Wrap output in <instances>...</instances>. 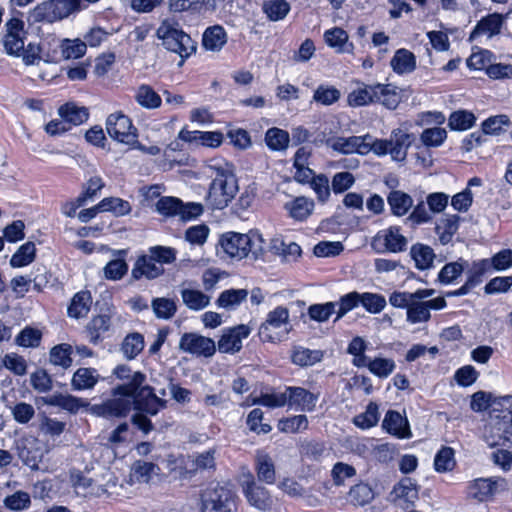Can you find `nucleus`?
<instances>
[{
	"mask_svg": "<svg viewBox=\"0 0 512 512\" xmlns=\"http://www.w3.org/2000/svg\"><path fill=\"white\" fill-rule=\"evenodd\" d=\"M145 380V374L137 371L129 383L114 388V395L132 396L135 410L155 416L166 407V400L158 397L151 386L144 385Z\"/></svg>",
	"mask_w": 512,
	"mask_h": 512,
	"instance_id": "obj_1",
	"label": "nucleus"
},
{
	"mask_svg": "<svg viewBox=\"0 0 512 512\" xmlns=\"http://www.w3.org/2000/svg\"><path fill=\"white\" fill-rule=\"evenodd\" d=\"M223 252L235 260L247 257L258 259L264 253V239L257 230H250L246 234L237 232L224 233L219 241Z\"/></svg>",
	"mask_w": 512,
	"mask_h": 512,
	"instance_id": "obj_2",
	"label": "nucleus"
},
{
	"mask_svg": "<svg viewBox=\"0 0 512 512\" xmlns=\"http://www.w3.org/2000/svg\"><path fill=\"white\" fill-rule=\"evenodd\" d=\"M210 168L215 170V177L210 184L206 200L212 209L221 210L235 197L238 191L237 180L227 163L211 165Z\"/></svg>",
	"mask_w": 512,
	"mask_h": 512,
	"instance_id": "obj_3",
	"label": "nucleus"
},
{
	"mask_svg": "<svg viewBox=\"0 0 512 512\" xmlns=\"http://www.w3.org/2000/svg\"><path fill=\"white\" fill-rule=\"evenodd\" d=\"M157 37L168 51L178 54L182 60L188 58L196 50L195 42L185 33L179 23L173 20H163L156 31Z\"/></svg>",
	"mask_w": 512,
	"mask_h": 512,
	"instance_id": "obj_4",
	"label": "nucleus"
},
{
	"mask_svg": "<svg viewBox=\"0 0 512 512\" xmlns=\"http://www.w3.org/2000/svg\"><path fill=\"white\" fill-rule=\"evenodd\" d=\"M236 505L231 490L217 484L201 495L202 512H235Z\"/></svg>",
	"mask_w": 512,
	"mask_h": 512,
	"instance_id": "obj_5",
	"label": "nucleus"
},
{
	"mask_svg": "<svg viewBox=\"0 0 512 512\" xmlns=\"http://www.w3.org/2000/svg\"><path fill=\"white\" fill-rule=\"evenodd\" d=\"M399 226L380 230L373 237L372 247L378 253H400L407 249L408 240L401 234Z\"/></svg>",
	"mask_w": 512,
	"mask_h": 512,
	"instance_id": "obj_6",
	"label": "nucleus"
},
{
	"mask_svg": "<svg viewBox=\"0 0 512 512\" xmlns=\"http://www.w3.org/2000/svg\"><path fill=\"white\" fill-rule=\"evenodd\" d=\"M106 131L111 138L125 144H132L137 138V130L131 119L122 112H115L107 117Z\"/></svg>",
	"mask_w": 512,
	"mask_h": 512,
	"instance_id": "obj_7",
	"label": "nucleus"
},
{
	"mask_svg": "<svg viewBox=\"0 0 512 512\" xmlns=\"http://www.w3.org/2000/svg\"><path fill=\"white\" fill-rule=\"evenodd\" d=\"M179 349L197 357L210 358L216 352V344L212 338L194 332H186L180 338Z\"/></svg>",
	"mask_w": 512,
	"mask_h": 512,
	"instance_id": "obj_8",
	"label": "nucleus"
},
{
	"mask_svg": "<svg viewBox=\"0 0 512 512\" xmlns=\"http://www.w3.org/2000/svg\"><path fill=\"white\" fill-rule=\"evenodd\" d=\"M251 333L249 326L240 324L223 331L219 341L218 350L221 353L235 354L242 349V340Z\"/></svg>",
	"mask_w": 512,
	"mask_h": 512,
	"instance_id": "obj_9",
	"label": "nucleus"
},
{
	"mask_svg": "<svg viewBox=\"0 0 512 512\" xmlns=\"http://www.w3.org/2000/svg\"><path fill=\"white\" fill-rule=\"evenodd\" d=\"M287 406L300 412H312L316 408L318 394L300 386H286Z\"/></svg>",
	"mask_w": 512,
	"mask_h": 512,
	"instance_id": "obj_10",
	"label": "nucleus"
},
{
	"mask_svg": "<svg viewBox=\"0 0 512 512\" xmlns=\"http://www.w3.org/2000/svg\"><path fill=\"white\" fill-rule=\"evenodd\" d=\"M178 138L195 147L218 148L223 143L224 136L220 131H190L182 129L178 134Z\"/></svg>",
	"mask_w": 512,
	"mask_h": 512,
	"instance_id": "obj_11",
	"label": "nucleus"
},
{
	"mask_svg": "<svg viewBox=\"0 0 512 512\" xmlns=\"http://www.w3.org/2000/svg\"><path fill=\"white\" fill-rule=\"evenodd\" d=\"M7 33L4 38V47L8 54L19 56L24 51V23L18 18H12L6 23Z\"/></svg>",
	"mask_w": 512,
	"mask_h": 512,
	"instance_id": "obj_12",
	"label": "nucleus"
},
{
	"mask_svg": "<svg viewBox=\"0 0 512 512\" xmlns=\"http://www.w3.org/2000/svg\"><path fill=\"white\" fill-rule=\"evenodd\" d=\"M382 429L398 439H410L413 436L407 417L396 410L386 412Z\"/></svg>",
	"mask_w": 512,
	"mask_h": 512,
	"instance_id": "obj_13",
	"label": "nucleus"
},
{
	"mask_svg": "<svg viewBox=\"0 0 512 512\" xmlns=\"http://www.w3.org/2000/svg\"><path fill=\"white\" fill-rule=\"evenodd\" d=\"M416 140L414 133L405 129L396 128L391 131L389 142L391 149V158L397 162H403L407 157L408 149Z\"/></svg>",
	"mask_w": 512,
	"mask_h": 512,
	"instance_id": "obj_14",
	"label": "nucleus"
},
{
	"mask_svg": "<svg viewBox=\"0 0 512 512\" xmlns=\"http://www.w3.org/2000/svg\"><path fill=\"white\" fill-rule=\"evenodd\" d=\"M165 270L156 263L149 253L138 256L131 270V278L135 281L141 279L154 280L164 274Z\"/></svg>",
	"mask_w": 512,
	"mask_h": 512,
	"instance_id": "obj_15",
	"label": "nucleus"
},
{
	"mask_svg": "<svg viewBox=\"0 0 512 512\" xmlns=\"http://www.w3.org/2000/svg\"><path fill=\"white\" fill-rule=\"evenodd\" d=\"M289 320V311L286 307L277 306L267 314L265 322L259 328L260 337L268 342H274L278 338L271 334V329H278L287 326Z\"/></svg>",
	"mask_w": 512,
	"mask_h": 512,
	"instance_id": "obj_16",
	"label": "nucleus"
},
{
	"mask_svg": "<svg viewBox=\"0 0 512 512\" xmlns=\"http://www.w3.org/2000/svg\"><path fill=\"white\" fill-rule=\"evenodd\" d=\"M113 399L107 400L99 406L98 414L104 417H125L131 410L133 405L132 396L114 395L112 390Z\"/></svg>",
	"mask_w": 512,
	"mask_h": 512,
	"instance_id": "obj_17",
	"label": "nucleus"
},
{
	"mask_svg": "<svg viewBox=\"0 0 512 512\" xmlns=\"http://www.w3.org/2000/svg\"><path fill=\"white\" fill-rule=\"evenodd\" d=\"M497 491V480L493 478H478L471 481L467 487L470 498L486 502L493 498Z\"/></svg>",
	"mask_w": 512,
	"mask_h": 512,
	"instance_id": "obj_18",
	"label": "nucleus"
},
{
	"mask_svg": "<svg viewBox=\"0 0 512 512\" xmlns=\"http://www.w3.org/2000/svg\"><path fill=\"white\" fill-rule=\"evenodd\" d=\"M114 257L103 268V275L105 279L110 281L121 280L128 272L129 266L125 260L128 251L126 249L111 250Z\"/></svg>",
	"mask_w": 512,
	"mask_h": 512,
	"instance_id": "obj_19",
	"label": "nucleus"
},
{
	"mask_svg": "<svg viewBox=\"0 0 512 512\" xmlns=\"http://www.w3.org/2000/svg\"><path fill=\"white\" fill-rule=\"evenodd\" d=\"M386 200L391 214L396 217L406 216L414 204L412 196L402 190H391Z\"/></svg>",
	"mask_w": 512,
	"mask_h": 512,
	"instance_id": "obj_20",
	"label": "nucleus"
},
{
	"mask_svg": "<svg viewBox=\"0 0 512 512\" xmlns=\"http://www.w3.org/2000/svg\"><path fill=\"white\" fill-rule=\"evenodd\" d=\"M461 217L457 214H445L435 226V233L442 245H447L453 239L460 226Z\"/></svg>",
	"mask_w": 512,
	"mask_h": 512,
	"instance_id": "obj_21",
	"label": "nucleus"
},
{
	"mask_svg": "<svg viewBox=\"0 0 512 512\" xmlns=\"http://www.w3.org/2000/svg\"><path fill=\"white\" fill-rule=\"evenodd\" d=\"M364 138H357V136L350 137H336L328 140V145L336 152L341 154L357 153L365 155L366 145L363 142Z\"/></svg>",
	"mask_w": 512,
	"mask_h": 512,
	"instance_id": "obj_22",
	"label": "nucleus"
},
{
	"mask_svg": "<svg viewBox=\"0 0 512 512\" xmlns=\"http://www.w3.org/2000/svg\"><path fill=\"white\" fill-rule=\"evenodd\" d=\"M243 492L250 505L255 508L265 511L270 507L271 499L268 490L254 481L248 482L243 487Z\"/></svg>",
	"mask_w": 512,
	"mask_h": 512,
	"instance_id": "obj_23",
	"label": "nucleus"
},
{
	"mask_svg": "<svg viewBox=\"0 0 512 512\" xmlns=\"http://www.w3.org/2000/svg\"><path fill=\"white\" fill-rule=\"evenodd\" d=\"M465 266V280L474 288L483 283L486 275L491 274L485 258L476 259L472 262L465 259Z\"/></svg>",
	"mask_w": 512,
	"mask_h": 512,
	"instance_id": "obj_24",
	"label": "nucleus"
},
{
	"mask_svg": "<svg viewBox=\"0 0 512 512\" xmlns=\"http://www.w3.org/2000/svg\"><path fill=\"white\" fill-rule=\"evenodd\" d=\"M111 327V318L107 314H100L94 316L86 326V332L89 338V341L96 345L100 343L105 334L110 330Z\"/></svg>",
	"mask_w": 512,
	"mask_h": 512,
	"instance_id": "obj_25",
	"label": "nucleus"
},
{
	"mask_svg": "<svg viewBox=\"0 0 512 512\" xmlns=\"http://www.w3.org/2000/svg\"><path fill=\"white\" fill-rule=\"evenodd\" d=\"M101 379L98 371L95 368H78L71 380V386L74 391H83L94 388V386Z\"/></svg>",
	"mask_w": 512,
	"mask_h": 512,
	"instance_id": "obj_26",
	"label": "nucleus"
},
{
	"mask_svg": "<svg viewBox=\"0 0 512 512\" xmlns=\"http://www.w3.org/2000/svg\"><path fill=\"white\" fill-rule=\"evenodd\" d=\"M325 43L335 49L338 53H352L354 45L348 41L347 32L340 28L334 27L324 32Z\"/></svg>",
	"mask_w": 512,
	"mask_h": 512,
	"instance_id": "obj_27",
	"label": "nucleus"
},
{
	"mask_svg": "<svg viewBox=\"0 0 512 512\" xmlns=\"http://www.w3.org/2000/svg\"><path fill=\"white\" fill-rule=\"evenodd\" d=\"M376 99V85H365L362 83L357 89L348 94L347 103L350 107H361L375 103Z\"/></svg>",
	"mask_w": 512,
	"mask_h": 512,
	"instance_id": "obj_28",
	"label": "nucleus"
},
{
	"mask_svg": "<svg viewBox=\"0 0 512 512\" xmlns=\"http://www.w3.org/2000/svg\"><path fill=\"white\" fill-rule=\"evenodd\" d=\"M504 17L499 13L489 14L483 17L474 27L470 37L487 34L490 38L498 35L503 25Z\"/></svg>",
	"mask_w": 512,
	"mask_h": 512,
	"instance_id": "obj_29",
	"label": "nucleus"
},
{
	"mask_svg": "<svg viewBox=\"0 0 512 512\" xmlns=\"http://www.w3.org/2000/svg\"><path fill=\"white\" fill-rule=\"evenodd\" d=\"M227 43V33L221 25H213L205 29L202 45L209 51H220Z\"/></svg>",
	"mask_w": 512,
	"mask_h": 512,
	"instance_id": "obj_30",
	"label": "nucleus"
},
{
	"mask_svg": "<svg viewBox=\"0 0 512 512\" xmlns=\"http://www.w3.org/2000/svg\"><path fill=\"white\" fill-rule=\"evenodd\" d=\"M291 218L297 221L306 220L314 210V201L304 196L294 198L285 204Z\"/></svg>",
	"mask_w": 512,
	"mask_h": 512,
	"instance_id": "obj_31",
	"label": "nucleus"
},
{
	"mask_svg": "<svg viewBox=\"0 0 512 512\" xmlns=\"http://www.w3.org/2000/svg\"><path fill=\"white\" fill-rule=\"evenodd\" d=\"M465 267V259L461 257L448 262L438 272L437 281L442 285L455 284L464 273Z\"/></svg>",
	"mask_w": 512,
	"mask_h": 512,
	"instance_id": "obj_32",
	"label": "nucleus"
},
{
	"mask_svg": "<svg viewBox=\"0 0 512 512\" xmlns=\"http://www.w3.org/2000/svg\"><path fill=\"white\" fill-rule=\"evenodd\" d=\"M46 403L51 406L59 407L69 413L76 414L80 409L85 408L89 403L81 398L67 394L51 395Z\"/></svg>",
	"mask_w": 512,
	"mask_h": 512,
	"instance_id": "obj_33",
	"label": "nucleus"
},
{
	"mask_svg": "<svg viewBox=\"0 0 512 512\" xmlns=\"http://www.w3.org/2000/svg\"><path fill=\"white\" fill-rule=\"evenodd\" d=\"M393 71L398 75L408 74L416 68L415 55L405 48L398 49L390 61Z\"/></svg>",
	"mask_w": 512,
	"mask_h": 512,
	"instance_id": "obj_34",
	"label": "nucleus"
},
{
	"mask_svg": "<svg viewBox=\"0 0 512 512\" xmlns=\"http://www.w3.org/2000/svg\"><path fill=\"white\" fill-rule=\"evenodd\" d=\"M92 304L91 293L87 290L77 292L67 309L68 316L71 318L79 319L87 316Z\"/></svg>",
	"mask_w": 512,
	"mask_h": 512,
	"instance_id": "obj_35",
	"label": "nucleus"
},
{
	"mask_svg": "<svg viewBox=\"0 0 512 512\" xmlns=\"http://www.w3.org/2000/svg\"><path fill=\"white\" fill-rule=\"evenodd\" d=\"M410 255L415 261V267L418 270L430 269L436 257L434 250L430 246L422 243L412 245Z\"/></svg>",
	"mask_w": 512,
	"mask_h": 512,
	"instance_id": "obj_36",
	"label": "nucleus"
},
{
	"mask_svg": "<svg viewBox=\"0 0 512 512\" xmlns=\"http://www.w3.org/2000/svg\"><path fill=\"white\" fill-rule=\"evenodd\" d=\"M269 247L274 254L282 256L286 261H295L302 253L301 247L297 243H286L280 237L272 238Z\"/></svg>",
	"mask_w": 512,
	"mask_h": 512,
	"instance_id": "obj_37",
	"label": "nucleus"
},
{
	"mask_svg": "<svg viewBox=\"0 0 512 512\" xmlns=\"http://www.w3.org/2000/svg\"><path fill=\"white\" fill-rule=\"evenodd\" d=\"M375 498L374 489L365 482L353 485L348 492V499L355 506H365Z\"/></svg>",
	"mask_w": 512,
	"mask_h": 512,
	"instance_id": "obj_38",
	"label": "nucleus"
},
{
	"mask_svg": "<svg viewBox=\"0 0 512 512\" xmlns=\"http://www.w3.org/2000/svg\"><path fill=\"white\" fill-rule=\"evenodd\" d=\"M144 336L138 332L129 333L121 344V352L128 360L135 359L144 349Z\"/></svg>",
	"mask_w": 512,
	"mask_h": 512,
	"instance_id": "obj_39",
	"label": "nucleus"
},
{
	"mask_svg": "<svg viewBox=\"0 0 512 512\" xmlns=\"http://www.w3.org/2000/svg\"><path fill=\"white\" fill-rule=\"evenodd\" d=\"M59 115L69 126H77L88 119L89 112L85 107H79L73 103H66L59 108Z\"/></svg>",
	"mask_w": 512,
	"mask_h": 512,
	"instance_id": "obj_40",
	"label": "nucleus"
},
{
	"mask_svg": "<svg viewBox=\"0 0 512 512\" xmlns=\"http://www.w3.org/2000/svg\"><path fill=\"white\" fill-rule=\"evenodd\" d=\"M185 306L193 311H200L210 304V296L200 290L185 288L180 291Z\"/></svg>",
	"mask_w": 512,
	"mask_h": 512,
	"instance_id": "obj_41",
	"label": "nucleus"
},
{
	"mask_svg": "<svg viewBox=\"0 0 512 512\" xmlns=\"http://www.w3.org/2000/svg\"><path fill=\"white\" fill-rule=\"evenodd\" d=\"M248 296L246 289H227L220 293L216 300V305L224 309H235Z\"/></svg>",
	"mask_w": 512,
	"mask_h": 512,
	"instance_id": "obj_42",
	"label": "nucleus"
},
{
	"mask_svg": "<svg viewBox=\"0 0 512 512\" xmlns=\"http://www.w3.org/2000/svg\"><path fill=\"white\" fill-rule=\"evenodd\" d=\"M324 357L322 350H311L304 347H296L291 355V360L298 366H312L320 362Z\"/></svg>",
	"mask_w": 512,
	"mask_h": 512,
	"instance_id": "obj_43",
	"label": "nucleus"
},
{
	"mask_svg": "<svg viewBox=\"0 0 512 512\" xmlns=\"http://www.w3.org/2000/svg\"><path fill=\"white\" fill-rule=\"evenodd\" d=\"M365 367L373 375L385 379L393 373L396 368V363L391 358L375 357L373 359H367Z\"/></svg>",
	"mask_w": 512,
	"mask_h": 512,
	"instance_id": "obj_44",
	"label": "nucleus"
},
{
	"mask_svg": "<svg viewBox=\"0 0 512 512\" xmlns=\"http://www.w3.org/2000/svg\"><path fill=\"white\" fill-rule=\"evenodd\" d=\"M135 100L140 106L146 109L159 108L162 103L160 95L147 84H142L138 87Z\"/></svg>",
	"mask_w": 512,
	"mask_h": 512,
	"instance_id": "obj_45",
	"label": "nucleus"
},
{
	"mask_svg": "<svg viewBox=\"0 0 512 512\" xmlns=\"http://www.w3.org/2000/svg\"><path fill=\"white\" fill-rule=\"evenodd\" d=\"M290 142L289 133L286 130L272 127L265 133V143L272 151H284Z\"/></svg>",
	"mask_w": 512,
	"mask_h": 512,
	"instance_id": "obj_46",
	"label": "nucleus"
},
{
	"mask_svg": "<svg viewBox=\"0 0 512 512\" xmlns=\"http://www.w3.org/2000/svg\"><path fill=\"white\" fill-rule=\"evenodd\" d=\"M262 10L270 21L276 22L287 16L291 6L286 0H266L262 5Z\"/></svg>",
	"mask_w": 512,
	"mask_h": 512,
	"instance_id": "obj_47",
	"label": "nucleus"
},
{
	"mask_svg": "<svg viewBox=\"0 0 512 512\" xmlns=\"http://www.w3.org/2000/svg\"><path fill=\"white\" fill-rule=\"evenodd\" d=\"M36 257V246L34 242L28 241L22 244L10 259L13 268H21L31 264Z\"/></svg>",
	"mask_w": 512,
	"mask_h": 512,
	"instance_id": "obj_48",
	"label": "nucleus"
},
{
	"mask_svg": "<svg viewBox=\"0 0 512 512\" xmlns=\"http://www.w3.org/2000/svg\"><path fill=\"white\" fill-rule=\"evenodd\" d=\"M474 113L467 110H457L450 114L448 127L454 131H465L472 128L476 123Z\"/></svg>",
	"mask_w": 512,
	"mask_h": 512,
	"instance_id": "obj_49",
	"label": "nucleus"
},
{
	"mask_svg": "<svg viewBox=\"0 0 512 512\" xmlns=\"http://www.w3.org/2000/svg\"><path fill=\"white\" fill-rule=\"evenodd\" d=\"M257 477L267 484L275 482V466L271 457L266 453H259L256 457Z\"/></svg>",
	"mask_w": 512,
	"mask_h": 512,
	"instance_id": "obj_50",
	"label": "nucleus"
},
{
	"mask_svg": "<svg viewBox=\"0 0 512 512\" xmlns=\"http://www.w3.org/2000/svg\"><path fill=\"white\" fill-rule=\"evenodd\" d=\"M430 318L431 313L426 302L413 297L406 311V320L411 324H419L428 322Z\"/></svg>",
	"mask_w": 512,
	"mask_h": 512,
	"instance_id": "obj_51",
	"label": "nucleus"
},
{
	"mask_svg": "<svg viewBox=\"0 0 512 512\" xmlns=\"http://www.w3.org/2000/svg\"><path fill=\"white\" fill-rule=\"evenodd\" d=\"M341 92L334 86L320 84L313 93V102L322 106H331L339 101Z\"/></svg>",
	"mask_w": 512,
	"mask_h": 512,
	"instance_id": "obj_52",
	"label": "nucleus"
},
{
	"mask_svg": "<svg viewBox=\"0 0 512 512\" xmlns=\"http://www.w3.org/2000/svg\"><path fill=\"white\" fill-rule=\"evenodd\" d=\"M407 215L405 223L413 228L431 223L433 220V214L429 208L426 207L424 201H419L415 206L413 205L411 212Z\"/></svg>",
	"mask_w": 512,
	"mask_h": 512,
	"instance_id": "obj_53",
	"label": "nucleus"
},
{
	"mask_svg": "<svg viewBox=\"0 0 512 512\" xmlns=\"http://www.w3.org/2000/svg\"><path fill=\"white\" fill-rule=\"evenodd\" d=\"M367 349L366 341L360 337H354L347 347V353L353 356L352 364L357 368H363L366 365L368 357L365 355Z\"/></svg>",
	"mask_w": 512,
	"mask_h": 512,
	"instance_id": "obj_54",
	"label": "nucleus"
},
{
	"mask_svg": "<svg viewBox=\"0 0 512 512\" xmlns=\"http://www.w3.org/2000/svg\"><path fill=\"white\" fill-rule=\"evenodd\" d=\"M151 307L155 316L159 319H171L177 312L175 300L165 297L154 298Z\"/></svg>",
	"mask_w": 512,
	"mask_h": 512,
	"instance_id": "obj_55",
	"label": "nucleus"
},
{
	"mask_svg": "<svg viewBox=\"0 0 512 512\" xmlns=\"http://www.w3.org/2000/svg\"><path fill=\"white\" fill-rule=\"evenodd\" d=\"M379 421V407L376 403L370 402L365 412L357 415L353 419L355 426L361 429H369L374 427Z\"/></svg>",
	"mask_w": 512,
	"mask_h": 512,
	"instance_id": "obj_56",
	"label": "nucleus"
},
{
	"mask_svg": "<svg viewBox=\"0 0 512 512\" xmlns=\"http://www.w3.org/2000/svg\"><path fill=\"white\" fill-rule=\"evenodd\" d=\"M491 273L504 272L512 267V250L502 249L490 258H485Z\"/></svg>",
	"mask_w": 512,
	"mask_h": 512,
	"instance_id": "obj_57",
	"label": "nucleus"
},
{
	"mask_svg": "<svg viewBox=\"0 0 512 512\" xmlns=\"http://www.w3.org/2000/svg\"><path fill=\"white\" fill-rule=\"evenodd\" d=\"M29 21L33 23L47 22L53 23L58 21L57 16L54 12L51 0L38 4L30 13L28 17Z\"/></svg>",
	"mask_w": 512,
	"mask_h": 512,
	"instance_id": "obj_58",
	"label": "nucleus"
},
{
	"mask_svg": "<svg viewBox=\"0 0 512 512\" xmlns=\"http://www.w3.org/2000/svg\"><path fill=\"white\" fill-rule=\"evenodd\" d=\"M336 307L337 302L312 304L308 307V316L313 321L325 322L337 312Z\"/></svg>",
	"mask_w": 512,
	"mask_h": 512,
	"instance_id": "obj_59",
	"label": "nucleus"
},
{
	"mask_svg": "<svg viewBox=\"0 0 512 512\" xmlns=\"http://www.w3.org/2000/svg\"><path fill=\"white\" fill-rule=\"evenodd\" d=\"M356 474L355 467L344 462H336L331 469V478L337 487L344 486L346 480L355 477Z\"/></svg>",
	"mask_w": 512,
	"mask_h": 512,
	"instance_id": "obj_60",
	"label": "nucleus"
},
{
	"mask_svg": "<svg viewBox=\"0 0 512 512\" xmlns=\"http://www.w3.org/2000/svg\"><path fill=\"white\" fill-rule=\"evenodd\" d=\"M454 450L451 447H442L435 455L434 468L439 473L453 470L455 467Z\"/></svg>",
	"mask_w": 512,
	"mask_h": 512,
	"instance_id": "obj_61",
	"label": "nucleus"
},
{
	"mask_svg": "<svg viewBox=\"0 0 512 512\" xmlns=\"http://www.w3.org/2000/svg\"><path fill=\"white\" fill-rule=\"evenodd\" d=\"M41 339L40 330L27 326L16 336L15 343L24 348H36L40 345Z\"/></svg>",
	"mask_w": 512,
	"mask_h": 512,
	"instance_id": "obj_62",
	"label": "nucleus"
},
{
	"mask_svg": "<svg viewBox=\"0 0 512 512\" xmlns=\"http://www.w3.org/2000/svg\"><path fill=\"white\" fill-rule=\"evenodd\" d=\"M148 253L154 261L162 267L166 264H172L176 261L177 250L172 247L155 245L148 248Z\"/></svg>",
	"mask_w": 512,
	"mask_h": 512,
	"instance_id": "obj_63",
	"label": "nucleus"
},
{
	"mask_svg": "<svg viewBox=\"0 0 512 512\" xmlns=\"http://www.w3.org/2000/svg\"><path fill=\"white\" fill-rule=\"evenodd\" d=\"M502 445H512V416L503 415L493 426Z\"/></svg>",
	"mask_w": 512,
	"mask_h": 512,
	"instance_id": "obj_64",
	"label": "nucleus"
}]
</instances>
